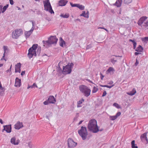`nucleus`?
Listing matches in <instances>:
<instances>
[{"instance_id":"nucleus-32","label":"nucleus","mask_w":148,"mask_h":148,"mask_svg":"<svg viewBox=\"0 0 148 148\" xmlns=\"http://www.w3.org/2000/svg\"><path fill=\"white\" fill-rule=\"evenodd\" d=\"M110 61L113 64H114L117 62V60L115 58H112L110 59Z\"/></svg>"},{"instance_id":"nucleus-57","label":"nucleus","mask_w":148,"mask_h":148,"mask_svg":"<svg viewBox=\"0 0 148 148\" xmlns=\"http://www.w3.org/2000/svg\"><path fill=\"white\" fill-rule=\"evenodd\" d=\"M136 43L135 42H134L133 43V46H136Z\"/></svg>"},{"instance_id":"nucleus-47","label":"nucleus","mask_w":148,"mask_h":148,"mask_svg":"<svg viewBox=\"0 0 148 148\" xmlns=\"http://www.w3.org/2000/svg\"><path fill=\"white\" fill-rule=\"evenodd\" d=\"M10 0V3L12 5L13 4H14V2L13 0Z\"/></svg>"},{"instance_id":"nucleus-41","label":"nucleus","mask_w":148,"mask_h":148,"mask_svg":"<svg viewBox=\"0 0 148 148\" xmlns=\"http://www.w3.org/2000/svg\"><path fill=\"white\" fill-rule=\"evenodd\" d=\"M121 112H118L116 113L115 116H116V118H117V117L118 116H120L121 115Z\"/></svg>"},{"instance_id":"nucleus-30","label":"nucleus","mask_w":148,"mask_h":148,"mask_svg":"<svg viewBox=\"0 0 148 148\" xmlns=\"http://www.w3.org/2000/svg\"><path fill=\"white\" fill-rule=\"evenodd\" d=\"M114 68L112 67H110L109 68L108 70L106 72L107 73H110L112 71L114 72Z\"/></svg>"},{"instance_id":"nucleus-1","label":"nucleus","mask_w":148,"mask_h":148,"mask_svg":"<svg viewBox=\"0 0 148 148\" xmlns=\"http://www.w3.org/2000/svg\"><path fill=\"white\" fill-rule=\"evenodd\" d=\"M58 39L56 36H51L48 39L47 41L43 40L44 46L46 47H48L52 44H56Z\"/></svg>"},{"instance_id":"nucleus-9","label":"nucleus","mask_w":148,"mask_h":148,"mask_svg":"<svg viewBox=\"0 0 148 148\" xmlns=\"http://www.w3.org/2000/svg\"><path fill=\"white\" fill-rule=\"evenodd\" d=\"M99 128L97 125V121L93 119V133H96L99 131Z\"/></svg>"},{"instance_id":"nucleus-48","label":"nucleus","mask_w":148,"mask_h":148,"mask_svg":"<svg viewBox=\"0 0 148 148\" xmlns=\"http://www.w3.org/2000/svg\"><path fill=\"white\" fill-rule=\"evenodd\" d=\"M138 63H139L138 62V61L136 59V62H135V65L136 66L138 64Z\"/></svg>"},{"instance_id":"nucleus-55","label":"nucleus","mask_w":148,"mask_h":148,"mask_svg":"<svg viewBox=\"0 0 148 148\" xmlns=\"http://www.w3.org/2000/svg\"><path fill=\"white\" fill-rule=\"evenodd\" d=\"M0 123L2 124H3V122L2 119H0Z\"/></svg>"},{"instance_id":"nucleus-43","label":"nucleus","mask_w":148,"mask_h":148,"mask_svg":"<svg viewBox=\"0 0 148 148\" xmlns=\"http://www.w3.org/2000/svg\"><path fill=\"white\" fill-rule=\"evenodd\" d=\"M107 94L106 92V91H105L103 92V94L102 95V97H103L105 96Z\"/></svg>"},{"instance_id":"nucleus-59","label":"nucleus","mask_w":148,"mask_h":148,"mask_svg":"<svg viewBox=\"0 0 148 148\" xmlns=\"http://www.w3.org/2000/svg\"><path fill=\"white\" fill-rule=\"evenodd\" d=\"M12 65H11V66H10V70H8L7 71H11V68H12Z\"/></svg>"},{"instance_id":"nucleus-64","label":"nucleus","mask_w":148,"mask_h":148,"mask_svg":"<svg viewBox=\"0 0 148 148\" xmlns=\"http://www.w3.org/2000/svg\"><path fill=\"white\" fill-rule=\"evenodd\" d=\"M136 46H133V49H135L136 48Z\"/></svg>"},{"instance_id":"nucleus-2","label":"nucleus","mask_w":148,"mask_h":148,"mask_svg":"<svg viewBox=\"0 0 148 148\" xmlns=\"http://www.w3.org/2000/svg\"><path fill=\"white\" fill-rule=\"evenodd\" d=\"M38 45L37 44H34L32 47L30 48L28 50V56L31 58L33 56H36V50L38 48Z\"/></svg>"},{"instance_id":"nucleus-46","label":"nucleus","mask_w":148,"mask_h":148,"mask_svg":"<svg viewBox=\"0 0 148 148\" xmlns=\"http://www.w3.org/2000/svg\"><path fill=\"white\" fill-rule=\"evenodd\" d=\"M114 86V85H112V86H108V85H106V87L108 88H112L113 86Z\"/></svg>"},{"instance_id":"nucleus-40","label":"nucleus","mask_w":148,"mask_h":148,"mask_svg":"<svg viewBox=\"0 0 148 148\" xmlns=\"http://www.w3.org/2000/svg\"><path fill=\"white\" fill-rule=\"evenodd\" d=\"M70 4L71 5L72 7H77L78 4H73L72 3L70 2Z\"/></svg>"},{"instance_id":"nucleus-16","label":"nucleus","mask_w":148,"mask_h":148,"mask_svg":"<svg viewBox=\"0 0 148 148\" xmlns=\"http://www.w3.org/2000/svg\"><path fill=\"white\" fill-rule=\"evenodd\" d=\"M21 83V80L16 77L15 79V86L17 87H19L20 86Z\"/></svg>"},{"instance_id":"nucleus-61","label":"nucleus","mask_w":148,"mask_h":148,"mask_svg":"<svg viewBox=\"0 0 148 148\" xmlns=\"http://www.w3.org/2000/svg\"><path fill=\"white\" fill-rule=\"evenodd\" d=\"M103 130V129H99V131H102Z\"/></svg>"},{"instance_id":"nucleus-44","label":"nucleus","mask_w":148,"mask_h":148,"mask_svg":"<svg viewBox=\"0 0 148 148\" xmlns=\"http://www.w3.org/2000/svg\"><path fill=\"white\" fill-rule=\"evenodd\" d=\"M113 106H115L116 107H117V108H118L117 107L118 106H119V105L118 104H117L116 103H114L113 104Z\"/></svg>"},{"instance_id":"nucleus-58","label":"nucleus","mask_w":148,"mask_h":148,"mask_svg":"<svg viewBox=\"0 0 148 148\" xmlns=\"http://www.w3.org/2000/svg\"><path fill=\"white\" fill-rule=\"evenodd\" d=\"M107 85H101V86L102 87H106Z\"/></svg>"},{"instance_id":"nucleus-24","label":"nucleus","mask_w":148,"mask_h":148,"mask_svg":"<svg viewBox=\"0 0 148 148\" xmlns=\"http://www.w3.org/2000/svg\"><path fill=\"white\" fill-rule=\"evenodd\" d=\"M143 50V48L140 45L139 46L135 49V51L138 52H142Z\"/></svg>"},{"instance_id":"nucleus-56","label":"nucleus","mask_w":148,"mask_h":148,"mask_svg":"<svg viewBox=\"0 0 148 148\" xmlns=\"http://www.w3.org/2000/svg\"><path fill=\"white\" fill-rule=\"evenodd\" d=\"M113 82L112 81H111L110 82L108 83V84H112L113 83Z\"/></svg>"},{"instance_id":"nucleus-39","label":"nucleus","mask_w":148,"mask_h":148,"mask_svg":"<svg viewBox=\"0 0 148 148\" xmlns=\"http://www.w3.org/2000/svg\"><path fill=\"white\" fill-rule=\"evenodd\" d=\"M98 88L96 87H94L93 88V93H95L97 91Z\"/></svg>"},{"instance_id":"nucleus-52","label":"nucleus","mask_w":148,"mask_h":148,"mask_svg":"<svg viewBox=\"0 0 148 148\" xmlns=\"http://www.w3.org/2000/svg\"><path fill=\"white\" fill-rule=\"evenodd\" d=\"M99 28L103 29L105 30L107 32H108V30L106 29L105 28L103 27H99Z\"/></svg>"},{"instance_id":"nucleus-28","label":"nucleus","mask_w":148,"mask_h":148,"mask_svg":"<svg viewBox=\"0 0 148 148\" xmlns=\"http://www.w3.org/2000/svg\"><path fill=\"white\" fill-rule=\"evenodd\" d=\"M142 41L147 43L148 42V37H145L144 38H141Z\"/></svg>"},{"instance_id":"nucleus-13","label":"nucleus","mask_w":148,"mask_h":148,"mask_svg":"<svg viewBox=\"0 0 148 148\" xmlns=\"http://www.w3.org/2000/svg\"><path fill=\"white\" fill-rule=\"evenodd\" d=\"M4 129L2 130L3 132L4 130H5L7 132L10 133L11 131V125H8L4 126Z\"/></svg>"},{"instance_id":"nucleus-54","label":"nucleus","mask_w":148,"mask_h":148,"mask_svg":"<svg viewBox=\"0 0 148 148\" xmlns=\"http://www.w3.org/2000/svg\"><path fill=\"white\" fill-rule=\"evenodd\" d=\"M129 41L132 42L133 43H134V42H135L134 40H132V39H130Z\"/></svg>"},{"instance_id":"nucleus-60","label":"nucleus","mask_w":148,"mask_h":148,"mask_svg":"<svg viewBox=\"0 0 148 148\" xmlns=\"http://www.w3.org/2000/svg\"><path fill=\"white\" fill-rule=\"evenodd\" d=\"M83 121H80L79 123V125H80V124H81L82 123V122Z\"/></svg>"},{"instance_id":"nucleus-6","label":"nucleus","mask_w":148,"mask_h":148,"mask_svg":"<svg viewBox=\"0 0 148 148\" xmlns=\"http://www.w3.org/2000/svg\"><path fill=\"white\" fill-rule=\"evenodd\" d=\"M73 66V63L69 64L68 65L65 66H64L62 71L64 74H66L71 73V67Z\"/></svg>"},{"instance_id":"nucleus-4","label":"nucleus","mask_w":148,"mask_h":148,"mask_svg":"<svg viewBox=\"0 0 148 148\" xmlns=\"http://www.w3.org/2000/svg\"><path fill=\"white\" fill-rule=\"evenodd\" d=\"M78 133L83 140L86 139L87 135V132L86 127L82 126L81 129L78 131Z\"/></svg>"},{"instance_id":"nucleus-38","label":"nucleus","mask_w":148,"mask_h":148,"mask_svg":"<svg viewBox=\"0 0 148 148\" xmlns=\"http://www.w3.org/2000/svg\"><path fill=\"white\" fill-rule=\"evenodd\" d=\"M36 86V87H37V86L36 84L34 83V84H33V85L32 86H28V87H27V89H29L30 88H33L34 87V86Z\"/></svg>"},{"instance_id":"nucleus-15","label":"nucleus","mask_w":148,"mask_h":148,"mask_svg":"<svg viewBox=\"0 0 148 148\" xmlns=\"http://www.w3.org/2000/svg\"><path fill=\"white\" fill-rule=\"evenodd\" d=\"M23 126L22 123L18 121L14 125V128L17 130H19Z\"/></svg>"},{"instance_id":"nucleus-17","label":"nucleus","mask_w":148,"mask_h":148,"mask_svg":"<svg viewBox=\"0 0 148 148\" xmlns=\"http://www.w3.org/2000/svg\"><path fill=\"white\" fill-rule=\"evenodd\" d=\"M48 101L50 103H53L56 102V100L53 96H50L48 98Z\"/></svg>"},{"instance_id":"nucleus-49","label":"nucleus","mask_w":148,"mask_h":148,"mask_svg":"<svg viewBox=\"0 0 148 148\" xmlns=\"http://www.w3.org/2000/svg\"><path fill=\"white\" fill-rule=\"evenodd\" d=\"M48 101H44V102H43V104L45 105H47L48 103Z\"/></svg>"},{"instance_id":"nucleus-29","label":"nucleus","mask_w":148,"mask_h":148,"mask_svg":"<svg viewBox=\"0 0 148 148\" xmlns=\"http://www.w3.org/2000/svg\"><path fill=\"white\" fill-rule=\"evenodd\" d=\"M131 145L132 148H138V147L135 144V141L134 140L132 141Z\"/></svg>"},{"instance_id":"nucleus-23","label":"nucleus","mask_w":148,"mask_h":148,"mask_svg":"<svg viewBox=\"0 0 148 148\" xmlns=\"http://www.w3.org/2000/svg\"><path fill=\"white\" fill-rule=\"evenodd\" d=\"M33 29H31L30 31H26L25 32V34L26 37H28L31 34L33 31Z\"/></svg>"},{"instance_id":"nucleus-35","label":"nucleus","mask_w":148,"mask_h":148,"mask_svg":"<svg viewBox=\"0 0 148 148\" xmlns=\"http://www.w3.org/2000/svg\"><path fill=\"white\" fill-rule=\"evenodd\" d=\"M60 16L64 18H67L69 17V15L68 14H62L60 15Z\"/></svg>"},{"instance_id":"nucleus-42","label":"nucleus","mask_w":148,"mask_h":148,"mask_svg":"<svg viewBox=\"0 0 148 148\" xmlns=\"http://www.w3.org/2000/svg\"><path fill=\"white\" fill-rule=\"evenodd\" d=\"M121 112H118L116 113L115 116H116V118H117V117L118 116H120L121 115Z\"/></svg>"},{"instance_id":"nucleus-8","label":"nucleus","mask_w":148,"mask_h":148,"mask_svg":"<svg viewBox=\"0 0 148 148\" xmlns=\"http://www.w3.org/2000/svg\"><path fill=\"white\" fill-rule=\"evenodd\" d=\"M68 145L69 148H73L76 146L77 143L72 139L69 138L68 140Z\"/></svg>"},{"instance_id":"nucleus-11","label":"nucleus","mask_w":148,"mask_h":148,"mask_svg":"<svg viewBox=\"0 0 148 148\" xmlns=\"http://www.w3.org/2000/svg\"><path fill=\"white\" fill-rule=\"evenodd\" d=\"M3 48L4 50V53L3 54V56L2 58L1 59V60H4L5 61H6V60L4 58L5 55L6 54H7V53H8L9 50L8 49V47L6 46H3Z\"/></svg>"},{"instance_id":"nucleus-7","label":"nucleus","mask_w":148,"mask_h":148,"mask_svg":"<svg viewBox=\"0 0 148 148\" xmlns=\"http://www.w3.org/2000/svg\"><path fill=\"white\" fill-rule=\"evenodd\" d=\"M23 33V31L21 29H15L12 32V37L14 39H17Z\"/></svg>"},{"instance_id":"nucleus-50","label":"nucleus","mask_w":148,"mask_h":148,"mask_svg":"<svg viewBox=\"0 0 148 148\" xmlns=\"http://www.w3.org/2000/svg\"><path fill=\"white\" fill-rule=\"evenodd\" d=\"M100 75H101L100 77L101 78V79H103L104 77V76L101 73L100 74Z\"/></svg>"},{"instance_id":"nucleus-20","label":"nucleus","mask_w":148,"mask_h":148,"mask_svg":"<svg viewBox=\"0 0 148 148\" xmlns=\"http://www.w3.org/2000/svg\"><path fill=\"white\" fill-rule=\"evenodd\" d=\"M122 0H116V2L113 4V5L116 6L118 7H120L121 5Z\"/></svg>"},{"instance_id":"nucleus-53","label":"nucleus","mask_w":148,"mask_h":148,"mask_svg":"<svg viewBox=\"0 0 148 148\" xmlns=\"http://www.w3.org/2000/svg\"><path fill=\"white\" fill-rule=\"evenodd\" d=\"M25 74V71H23L21 73V75H24Z\"/></svg>"},{"instance_id":"nucleus-19","label":"nucleus","mask_w":148,"mask_h":148,"mask_svg":"<svg viewBox=\"0 0 148 148\" xmlns=\"http://www.w3.org/2000/svg\"><path fill=\"white\" fill-rule=\"evenodd\" d=\"M88 128L90 131H92V119L89 121L88 125Z\"/></svg>"},{"instance_id":"nucleus-62","label":"nucleus","mask_w":148,"mask_h":148,"mask_svg":"<svg viewBox=\"0 0 148 148\" xmlns=\"http://www.w3.org/2000/svg\"><path fill=\"white\" fill-rule=\"evenodd\" d=\"M116 57H122V56H114Z\"/></svg>"},{"instance_id":"nucleus-63","label":"nucleus","mask_w":148,"mask_h":148,"mask_svg":"<svg viewBox=\"0 0 148 148\" xmlns=\"http://www.w3.org/2000/svg\"><path fill=\"white\" fill-rule=\"evenodd\" d=\"M3 66V64H0V67L2 66Z\"/></svg>"},{"instance_id":"nucleus-25","label":"nucleus","mask_w":148,"mask_h":148,"mask_svg":"<svg viewBox=\"0 0 148 148\" xmlns=\"http://www.w3.org/2000/svg\"><path fill=\"white\" fill-rule=\"evenodd\" d=\"M80 16H83L84 17L88 18V14L87 13H86L85 11H83L82 13L80 15Z\"/></svg>"},{"instance_id":"nucleus-3","label":"nucleus","mask_w":148,"mask_h":148,"mask_svg":"<svg viewBox=\"0 0 148 148\" xmlns=\"http://www.w3.org/2000/svg\"><path fill=\"white\" fill-rule=\"evenodd\" d=\"M44 10L47 11H48L51 14L54 13V12L52 9L50 2L49 0L43 1Z\"/></svg>"},{"instance_id":"nucleus-22","label":"nucleus","mask_w":148,"mask_h":148,"mask_svg":"<svg viewBox=\"0 0 148 148\" xmlns=\"http://www.w3.org/2000/svg\"><path fill=\"white\" fill-rule=\"evenodd\" d=\"M59 40L60 46L62 47H63L64 45H65V41L62 39V37L60 38Z\"/></svg>"},{"instance_id":"nucleus-51","label":"nucleus","mask_w":148,"mask_h":148,"mask_svg":"<svg viewBox=\"0 0 148 148\" xmlns=\"http://www.w3.org/2000/svg\"><path fill=\"white\" fill-rule=\"evenodd\" d=\"M141 54L140 53H138V52H135V53H134V54L135 56H137L139 54Z\"/></svg>"},{"instance_id":"nucleus-34","label":"nucleus","mask_w":148,"mask_h":148,"mask_svg":"<svg viewBox=\"0 0 148 148\" xmlns=\"http://www.w3.org/2000/svg\"><path fill=\"white\" fill-rule=\"evenodd\" d=\"M8 4H7L5 6H4L3 7L2 10V12L3 13L6 10V9L8 7Z\"/></svg>"},{"instance_id":"nucleus-33","label":"nucleus","mask_w":148,"mask_h":148,"mask_svg":"<svg viewBox=\"0 0 148 148\" xmlns=\"http://www.w3.org/2000/svg\"><path fill=\"white\" fill-rule=\"evenodd\" d=\"M77 7L81 10H83L84 8V6L79 4H78Z\"/></svg>"},{"instance_id":"nucleus-14","label":"nucleus","mask_w":148,"mask_h":148,"mask_svg":"<svg viewBox=\"0 0 148 148\" xmlns=\"http://www.w3.org/2000/svg\"><path fill=\"white\" fill-rule=\"evenodd\" d=\"M21 64L20 63H18L17 64L15 65V72L16 73L21 72Z\"/></svg>"},{"instance_id":"nucleus-27","label":"nucleus","mask_w":148,"mask_h":148,"mask_svg":"<svg viewBox=\"0 0 148 148\" xmlns=\"http://www.w3.org/2000/svg\"><path fill=\"white\" fill-rule=\"evenodd\" d=\"M84 101V100L83 99H82L81 100H79V101H78L77 102V107H81V106H80V104H82V102Z\"/></svg>"},{"instance_id":"nucleus-10","label":"nucleus","mask_w":148,"mask_h":148,"mask_svg":"<svg viewBox=\"0 0 148 148\" xmlns=\"http://www.w3.org/2000/svg\"><path fill=\"white\" fill-rule=\"evenodd\" d=\"M20 142V140L18 139H16L15 137H13L11 139V143L13 145H17Z\"/></svg>"},{"instance_id":"nucleus-18","label":"nucleus","mask_w":148,"mask_h":148,"mask_svg":"<svg viewBox=\"0 0 148 148\" xmlns=\"http://www.w3.org/2000/svg\"><path fill=\"white\" fill-rule=\"evenodd\" d=\"M147 132H145L141 135L140 138L142 141L146 140L147 142H148V139L147 137Z\"/></svg>"},{"instance_id":"nucleus-37","label":"nucleus","mask_w":148,"mask_h":148,"mask_svg":"<svg viewBox=\"0 0 148 148\" xmlns=\"http://www.w3.org/2000/svg\"><path fill=\"white\" fill-rule=\"evenodd\" d=\"M117 118L116 116H110V119L112 121H113L116 119Z\"/></svg>"},{"instance_id":"nucleus-12","label":"nucleus","mask_w":148,"mask_h":148,"mask_svg":"<svg viewBox=\"0 0 148 148\" xmlns=\"http://www.w3.org/2000/svg\"><path fill=\"white\" fill-rule=\"evenodd\" d=\"M147 18L146 16H143L140 18L138 22V24L139 26H141L145 22Z\"/></svg>"},{"instance_id":"nucleus-5","label":"nucleus","mask_w":148,"mask_h":148,"mask_svg":"<svg viewBox=\"0 0 148 148\" xmlns=\"http://www.w3.org/2000/svg\"><path fill=\"white\" fill-rule=\"evenodd\" d=\"M80 91L84 94L85 96H88L90 94L91 90L86 86L82 85L79 87Z\"/></svg>"},{"instance_id":"nucleus-26","label":"nucleus","mask_w":148,"mask_h":148,"mask_svg":"<svg viewBox=\"0 0 148 148\" xmlns=\"http://www.w3.org/2000/svg\"><path fill=\"white\" fill-rule=\"evenodd\" d=\"M136 92V91L135 88H133L132 91L130 92L129 93H128V94L132 96L134 95V94Z\"/></svg>"},{"instance_id":"nucleus-31","label":"nucleus","mask_w":148,"mask_h":148,"mask_svg":"<svg viewBox=\"0 0 148 148\" xmlns=\"http://www.w3.org/2000/svg\"><path fill=\"white\" fill-rule=\"evenodd\" d=\"M141 26L142 27L143 26L145 27H147L148 26V21H146Z\"/></svg>"},{"instance_id":"nucleus-36","label":"nucleus","mask_w":148,"mask_h":148,"mask_svg":"<svg viewBox=\"0 0 148 148\" xmlns=\"http://www.w3.org/2000/svg\"><path fill=\"white\" fill-rule=\"evenodd\" d=\"M132 0H124V3L126 4H128L130 3Z\"/></svg>"},{"instance_id":"nucleus-21","label":"nucleus","mask_w":148,"mask_h":148,"mask_svg":"<svg viewBox=\"0 0 148 148\" xmlns=\"http://www.w3.org/2000/svg\"><path fill=\"white\" fill-rule=\"evenodd\" d=\"M67 2V0H60L59 2V5L60 6L65 5Z\"/></svg>"},{"instance_id":"nucleus-45","label":"nucleus","mask_w":148,"mask_h":148,"mask_svg":"<svg viewBox=\"0 0 148 148\" xmlns=\"http://www.w3.org/2000/svg\"><path fill=\"white\" fill-rule=\"evenodd\" d=\"M41 51V49L40 48H38L36 52L37 53H40Z\"/></svg>"}]
</instances>
